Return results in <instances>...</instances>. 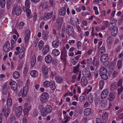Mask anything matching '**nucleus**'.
<instances>
[{"instance_id":"obj_1","label":"nucleus","mask_w":123,"mask_h":123,"mask_svg":"<svg viewBox=\"0 0 123 123\" xmlns=\"http://www.w3.org/2000/svg\"><path fill=\"white\" fill-rule=\"evenodd\" d=\"M49 98L48 94L46 92H44L41 95L40 100L41 102L43 104L47 102Z\"/></svg>"},{"instance_id":"obj_2","label":"nucleus","mask_w":123,"mask_h":123,"mask_svg":"<svg viewBox=\"0 0 123 123\" xmlns=\"http://www.w3.org/2000/svg\"><path fill=\"white\" fill-rule=\"evenodd\" d=\"M13 14L16 15L17 16L20 15L21 13V10L19 6L15 5L14 6L12 10Z\"/></svg>"},{"instance_id":"obj_3","label":"nucleus","mask_w":123,"mask_h":123,"mask_svg":"<svg viewBox=\"0 0 123 123\" xmlns=\"http://www.w3.org/2000/svg\"><path fill=\"white\" fill-rule=\"evenodd\" d=\"M66 31L67 34L69 36H72L74 34V29L73 27L70 25L67 26Z\"/></svg>"},{"instance_id":"obj_4","label":"nucleus","mask_w":123,"mask_h":123,"mask_svg":"<svg viewBox=\"0 0 123 123\" xmlns=\"http://www.w3.org/2000/svg\"><path fill=\"white\" fill-rule=\"evenodd\" d=\"M84 77L90 78L91 76V73L89 69L88 68H84L82 71Z\"/></svg>"},{"instance_id":"obj_5","label":"nucleus","mask_w":123,"mask_h":123,"mask_svg":"<svg viewBox=\"0 0 123 123\" xmlns=\"http://www.w3.org/2000/svg\"><path fill=\"white\" fill-rule=\"evenodd\" d=\"M22 111V108L21 106L17 107L15 110V114L16 116L19 117L21 116Z\"/></svg>"},{"instance_id":"obj_6","label":"nucleus","mask_w":123,"mask_h":123,"mask_svg":"<svg viewBox=\"0 0 123 123\" xmlns=\"http://www.w3.org/2000/svg\"><path fill=\"white\" fill-rule=\"evenodd\" d=\"M67 51L65 49L63 50L61 53V60L64 62L66 61V58L67 56Z\"/></svg>"},{"instance_id":"obj_7","label":"nucleus","mask_w":123,"mask_h":123,"mask_svg":"<svg viewBox=\"0 0 123 123\" xmlns=\"http://www.w3.org/2000/svg\"><path fill=\"white\" fill-rule=\"evenodd\" d=\"M108 58V55L107 54H104L101 56L100 59V61L103 63H104L106 62L108 63V62H107Z\"/></svg>"},{"instance_id":"obj_8","label":"nucleus","mask_w":123,"mask_h":123,"mask_svg":"<svg viewBox=\"0 0 123 123\" xmlns=\"http://www.w3.org/2000/svg\"><path fill=\"white\" fill-rule=\"evenodd\" d=\"M10 43L9 41L6 42L4 45L3 49L5 52H7L10 50Z\"/></svg>"},{"instance_id":"obj_9","label":"nucleus","mask_w":123,"mask_h":123,"mask_svg":"<svg viewBox=\"0 0 123 123\" xmlns=\"http://www.w3.org/2000/svg\"><path fill=\"white\" fill-rule=\"evenodd\" d=\"M109 93L108 90L107 89H104L102 92L101 96L103 99L106 98L108 96Z\"/></svg>"},{"instance_id":"obj_10","label":"nucleus","mask_w":123,"mask_h":123,"mask_svg":"<svg viewBox=\"0 0 123 123\" xmlns=\"http://www.w3.org/2000/svg\"><path fill=\"white\" fill-rule=\"evenodd\" d=\"M49 46L47 45H44L43 47L42 53L43 55H46L48 52L49 50Z\"/></svg>"},{"instance_id":"obj_11","label":"nucleus","mask_w":123,"mask_h":123,"mask_svg":"<svg viewBox=\"0 0 123 123\" xmlns=\"http://www.w3.org/2000/svg\"><path fill=\"white\" fill-rule=\"evenodd\" d=\"M52 56L49 55H47L45 58V62L48 64L52 62Z\"/></svg>"},{"instance_id":"obj_12","label":"nucleus","mask_w":123,"mask_h":123,"mask_svg":"<svg viewBox=\"0 0 123 123\" xmlns=\"http://www.w3.org/2000/svg\"><path fill=\"white\" fill-rule=\"evenodd\" d=\"M42 70L43 74L47 75L48 74V71L47 67L45 65H43L42 67Z\"/></svg>"},{"instance_id":"obj_13","label":"nucleus","mask_w":123,"mask_h":123,"mask_svg":"<svg viewBox=\"0 0 123 123\" xmlns=\"http://www.w3.org/2000/svg\"><path fill=\"white\" fill-rule=\"evenodd\" d=\"M66 9L64 7H62L59 10V13L60 15L64 16L66 14Z\"/></svg>"},{"instance_id":"obj_14","label":"nucleus","mask_w":123,"mask_h":123,"mask_svg":"<svg viewBox=\"0 0 123 123\" xmlns=\"http://www.w3.org/2000/svg\"><path fill=\"white\" fill-rule=\"evenodd\" d=\"M10 112V110L9 108H6L5 110L4 109H2V112L4 113V115L6 117H8Z\"/></svg>"},{"instance_id":"obj_15","label":"nucleus","mask_w":123,"mask_h":123,"mask_svg":"<svg viewBox=\"0 0 123 123\" xmlns=\"http://www.w3.org/2000/svg\"><path fill=\"white\" fill-rule=\"evenodd\" d=\"M49 113L45 107H43L41 111V114L42 116L43 117L46 116L48 113Z\"/></svg>"},{"instance_id":"obj_16","label":"nucleus","mask_w":123,"mask_h":123,"mask_svg":"<svg viewBox=\"0 0 123 123\" xmlns=\"http://www.w3.org/2000/svg\"><path fill=\"white\" fill-rule=\"evenodd\" d=\"M60 41L58 40H55L53 41L52 46L55 48H57L60 45Z\"/></svg>"},{"instance_id":"obj_17","label":"nucleus","mask_w":123,"mask_h":123,"mask_svg":"<svg viewBox=\"0 0 123 123\" xmlns=\"http://www.w3.org/2000/svg\"><path fill=\"white\" fill-rule=\"evenodd\" d=\"M105 48L104 46L101 47L99 49L98 53V55L99 57H100L101 55V54L105 53Z\"/></svg>"},{"instance_id":"obj_18","label":"nucleus","mask_w":123,"mask_h":123,"mask_svg":"<svg viewBox=\"0 0 123 123\" xmlns=\"http://www.w3.org/2000/svg\"><path fill=\"white\" fill-rule=\"evenodd\" d=\"M116 23V21L115 20H112L111 22L110 23L109 25L108 28L110 30H111L114 28V27H115V25Z\"/></svg>"},{"instance_id":"obj_19","label":"nucleus","mask_w":123,"mask_h":123,"mask_svg":"<svg viewBox=\"0 0 123 123\" xmlns=\"http://www.w3.org/2000/svg\"><path fill=\"white\" fill-rule=\"evenodd\" d=\"M12 89L14 91H17V83L14 81H12Z\"/></svg>"},{"instance_id":"obj_20","label":"nucleus","mask_w":123,"mask_h":123,"mask_svg":"<svg viewBox=\"0 0 123 123\" xmlns=\"http://www.w3.org/2000/svg\"><path fill=\"white\" fill-rule=\"evenodd\" d=\"M29 8H25L26 10L27 15L29 18H32V15L31 13V11Z\"/></svg>"},{"instance_id":"obj_21","label":"nucleus","mask_w":123,"mask_h":123,"mask_svg":"<svg viewBox=\"0 0 123 123\" xmlns=\"http://www.w3.org/2000/svg\"><path fill=\"white\" fill-rule=\"evenodd\" d=\"M107 69L105 68L101 67L100 69L99 74L100 75H101L105 74H107Z\"/></svg>"},{"instance_id":"obj_22","label":"nucleus","mask_w":123,"mask_h":123,"mask_svg":"<svg viewBox=\"0 0 123 123\" xmlns=\"http://www.w3.org/2000/svg\"><path fill=\"white\" fill-rule=\"evenodd\" d=\"M49 87L52 90H54L55 89L56 86L55 82L54 81L51 80L50 81Z\"/></svg>"},{"instance_id":"obj_23","label":"nucleus","mask_w":123,"mask_h":123,"mask_svg":"<svg viewBox=\"0 0 123 123\" xmlns=\"http://www.w3.org/2000/svg\"><path fill=\"white\" fill-rule=\"evenodd\" d=\"M28 88L24 87L23 90L22 96L23 97H25L28 93Z\"/></svg>"},{"instance_id":"obj_24","label":"nucleus","mask_w":123,"mask_h":123,"mask_svg":"<svg viewBox=\"0 0 123 123\" xmlns=\"http://www.w3.org/2000/svg\"><path fill=\"white\" fill-rule=\"evenodd\" d=\"M81 83L83 86H86L87 83V80L84 77H82L81 80Z\"/></svg>"},{"instance_id":"obj_25","label":"nucleus","mask_w":123,"mask_h":123,"mask_svg":"<svg viewBox=\"0 0 123 123\" xmlns=\"http://www.w3.org/2000/svg\"><path fill=\"white\" fill-rule=\"evenodd\" d=\"M53 14V13L51 12L49 13H46L44 14V17L45 18L49 19L51 18Z\"/></svg>"},{"instance_id":"obj_26","label":"nucleus","mask_w":123,"mask_h":123,"mask_svg":"<svg viewBox=\"0 0 123 123\" xmlns=\"http://www.w3.org/2000/svg\"><path fill=\"white\" fill-rule=\"evenodd\" d=\"M118 29L117 27H114L112 30L111 34L113 36H115L117 34Z\"/></svg>"},{"instance_id":"obj_27","label":"nucleus","mask_w":123,"mask_h":123,"mask_svg":"<svg viewBox=\"0 0 123 123\" xmlns=\"http://www.w3.org/2000/svg\"><path fill=\"white\" fill-rule=\"evenodd\" d=\"M91 112V110L89 108L86 109L84 111L85 115L86 116H88L89 115Z\"/></svg>"},{"instance_id":"obj_28","label":"nucleus","mask_w":123,"mask_h":123,"mask_svg":"<svg viewBox=\"0 0 123 123\" xmlns=\"http://www.w3.org/2000/svg\"><path fill=\"white\" fill-rule=\"evenodd\" d=\"M36 62L35 57L33 56L31 61V67H33L35 65Z\"/></svg>"},{"instance_id":"obj_29","label":"nucleus","mask_w":123,"mask_h":123,"mask_svg":"<svg viewBox=\"0 0 123 123\" xmlns=\"http://www.w3.org/2000/svg\"><path fill=\"white\" fill-rule=\"evenodd\" d=\"M52 53L54 56H57L60 54V51L56 49H53L52 51Z\"/></svg>"},{"instance_id":"obj_30","label":"nucleus","mask_w":123,"mask_h":123,"mask_svg":"<svg viewBox=\"0 0 123 123\" xmlns=\"http://www.w3.org/2000/svg\"><path fill=\"white\" fill-rule=\"evenodd\" d=\"M117 83H116L113 82L112 83L110 89L112 91H113L116 89L117 88Z\"/></svg>"},{"instance_id":"obj_31","label":"nucleus","mask_w":123,"mask_h":123,"mask_svg":"<svg viewBox=\"0 0 123 123\" xmlns=\"http://www.w3.org/2000/svg\"><path fill=\"white\" fill-rule=\"evenodd\" d=\"M31 76L33 77H36L38 75V72L36 70H33L30 72Z\"/></svg>"},{"instance_id":"obj_32","label":"nucleus","mask_w":123,"mask_h":123,"mask_svg":"<svg viewBox=\"0 0 123 123\" xmlns=\"http://www.w3.org/2000/svg\"><path fill=\"white\" fill-rule=\"evenodd\" d=\"M63 18H59L56 20V23L58 25H61L63 22Z\"/></svg>"},{"instance_id":"obj_33","label":"nucleus","mask_w":123,"mask_h":123,"mask_svg":"<svg viewBox=\"0 0 123 123\" xmlns=\"http://www.w3.org/2000/svg\"><path fill=\"white\" fill-rule=\"evenodd\" d=\"M55 79L56 81L58 83H62L63 79L61 77L59 76H57L55 77Z\"/></svg>"},{"instance_id":"obj_34","label":"nucleus","mask_w":123,"mask_h":123,"mask_svg":"<svg viewBox=\"0 0 123 123\" xmlns=\"http://www.w3.org/2000/svg\"><path fill=\"white\" fill-rule=\"evenodd\" d=\"M48 32L47 31H44L43 32L42 36L44 40H47L48 37Z\"/></svg>"},{"instance_id":"obj_35","label":"nucleus","mask_w":123,"mask_h":123,"mask_svg":"<svg viewBox=\"0 0 123 123\" xmlns=\"http://www.w3.org/2000/svg\"><path fill=\"white\" fill-rule=\"evenodd\" d=\"M115 94L113 92H111L109 94V97L110 101H113L115 98Z\"/></svg>"},{"instance_id":"obj_36","label":"nucleus","mask_w":123,"mask_h":123,"mask_svg":"<svg viewBox=\"0 0 123 123\" xmlns=\"http://www.w3.org/2000/svg\"><path fill=\"white\" fill-rule=\"evenodd\" d=\"M20 76L19 73L17 71L14 72L13 74V77L14 78L16 79L18 78Z\"/></svg>"},{"instance_id":"obj_37","label":"nucleus","mask_w":123,"mask_h":123,"mask_svg":"<svg viewBox=\"0 0 123 123\" xmlns=\"http://www.w3.org/2000/svg\"><path fill=\"white\" fill-rule=\"evenodd\" d=\"M80 64L79 63L76 67H75L74 68V73L76 74L77 73L79 72V67Z\"/></svg>"},{"instance_id":"obj_38","label":"nucleus","mask_w":123,"mask_h":123,"mask_svg":"<svg viewBox=\"0 0 123 123\" xmlns=\"http://www.w3.org/2000/svg\"><path fill=\"white\" fill-rule=\"evenodd\" d=\"M108 113L107 112L104 113L102 116L103 119L105 121L107 120L108 119Z\"/></svg>"},{"instance_id":"obj_39","label":"nucleus","mask_w":123,"mask_h":123,"mask_svg":"<svg viewBox=\"0 0 123 123\" xmlns=\"http://www.w3.org/2000/svg\"><path fill=\"white\" fill-rule=\"evenodd\" d=\"M30 2L29 0H26L25 2V8H29Z\"/></svg>"},{"instance_id":"obj_40","label":"nucleus","mask_w":123,"mask_h":123,"mask_svg":"<svg viewBox=\"0 0 123 123\" xmlns=\"http://www.w3.org/2000/svg\"><path fill=\"white\" fill-rule=\"evenodd\" d=\"M105 84V81L104 80H102L100 81L99 84V89L100 90H102Z\"/></svg>"},{"instance_id":"obj_41","label":"nucleus","mask_w":123,"mask_h":123,"mask_svg":"<svg viewBox=\"0 0 123 123\" xmlns=\"http://www.w3.org/2000/svg\"><path fill=\"white\" fill-rule=\"evenodd\" d=\"M5 0H0V5L2 8H4L5 7Z\"/></svg>"},{"instance_id":"obj_42","label":"nucleus","mask_w":123,"mask_h":123,"mask_svg":"<svg viewBox=\"0 0 123 123\" xmlns=\"http://www.w3.org/2000/svg\"><path fill=\"white\" fill-rule=\"evenodd\" d=\"M100 104L102 107L106 108L107 107V104L106 101L103 100L101 102Z\"/></svg>"},{"instance_id":"obj_43","label":"nucleus","mask_w":123,"mask_h":123,"mask_svg":"<svg viewBox=\"0 0 123 123\" xmlns=\"http://www.w3.org/2000/svg\"><path fill=\"white\" fill-rule=\"evenodd\" d=\"M43 45V42L42 41H40L38 44V47L39 49L41 50L42 49Z\"/></svg>"},{"instance_id":"obj_44","label":"nucleus","mask_w":123,"mask_h":123,"mask_svg":"<svg viewBox=\"0 0 123 123\" xmlns=\"http://www.w3.org/2000/svg\"><path fill=\"white\" fill-rule=\"evenodd\" d=\"M50 81H46L43 82V86L45 87H49L50 84Z\"/></svg>"},{"instance_id":"obj_45","label":"nucleus","mask_w":123,"mask_h":123,"mask_svg":"<svg viewBox=\"0 0 123 123\" xmlns=\"http://www.w3.org/2000/svg\"><path fill=\"white\" fill-rule=\"evenodd\" d=\"M12 100L11 98H8L7 100L6 104L8 107L12 105Z\"/></svg>"},{"instance_id":"obj_46","label":"nucleus","mask_w":123,"mask_h":123,"mask_svg":"<svg viewBox=\"0 0 123 123\" xmlns=\"http://www.w3.org/2000/svg\"><path fill=\"white\" fill-rule=\"evenodd\" d=\"M24 56L25 52H22V51H20L19 54V58L20 59H22L24 57Z\"/></svg>"},{"instance_id":"obj_47","label":"nucleus","mask_w":123,"mask_h":123,"mask_svg":"<svg viewBox=\"0 0 123 123\" xmlns=\"http://www.w3.org/2000/svg\"><path fill=\"white\" fill-rule=\"evenodd\" d=\"M118 68L120 69L122 66V62L121 60L118 61L117 63Z\"/></svg>"},{"instance_id":"obj_48","label":"nucleus","mask_w":123,"mask_h":123,"mask_svg":"<svg viewBox=\"0 0 123 123\" xmlns=\"http://www.w3.org/2000/svg\"><path fill=\"white\" fill-rule=\"evenodd\" d=\"M102 78L104 80H106L108 78V75L106 74H104L100 75Z\"/></svg>"},{"instance_id":"obj_49","label":"nucleus","mask_w":123,"mask_h":123,"mask_svg":"<svg viewBox=\"0 0 123 123\" xmlns=\"http://www.w3.org/2000/svg\"><path fill=\"white\" fill-rule=\"evenodd\" d=\"M45 108L47 109V111H49V113L51 112L52 110V107L50 105L47 106V108Z\"/></svg>"},{"instance_id":"obj_50","label":"nucleus","mask_w":123,"mask_h":123,"mask_svg":"<svg viewBox=\"0 0 123 123\" xmlns=\"http://www.w3.org/2000/svg\"><path fill=\"white\" fill-rule=\"evenodd\" d=\"M88 99L90 102L92 103V102L93 100V96L92 95H90L88 96Z\"/></svg>"},{"instance_id":"obj_51","label":"nucleus","mask_w":123,"mask_h":123,"mask_svg":"<svg viewBox=\"0 0 123 123\" xmlns=\"http://www.w3.org/2000/svg\"><path fill=\"white\" fill-rule=\"evenodd\" d=\"M24 23L23 22H20L18 25V28L19 29H22L24 25Z\"/></svg>"},{"instance_id":"obj_52","label":"nucleus","mask_w":123,"mask_h":123,"mask_svg":"<svg viewBox=\"0 0 123 123\" xmlns=\"http://www.w3.org/2000/svg\"><path fill=\"white\" fill-rule=\"evenodd\" d=\"M107 41L108 43H111L113 42V41L111 37L109 36L107 38Z\"/></svg>"},{"instance_id":"obj_53","label":"nucleus","mask_w":123,"mask_h":123,"mask_svg":"<svg viewBox=\"0 0 123 123\" xmlns=\"http://www.w3.org/2000/svg\"><path fill=\"white\" fill-rule=\"evenodd\" d=\"M123 90V87L122 86H121L120 88H118L117 89L118 94L119 95H120V94L122 92Z\"/></svg>"},{"instance_id":"obj_54","label":"nucleus","mask_w":123,"mask_h":123,"mask_svg":"<svg viewBox=\"0 0 123 123\" xmlns=\"http://www.w3.org/2000/svg\"><path fill=\"white\" fill-rule=\"evenodd\" d=\"M69 117L66 116L64 117V120L62 121V122L63 123H67V122L69 120Z\"/></svg>"},{"instance_id":"obj_55","label":"nucleus","mask_w":123,"mask_h":123,"mask_svg":"<svg viewBox=\"0 0 123 123\" xmlns=\"http://www.w3.org/2000/svg\"><path fill=\"white\" fill-rule=\"evenodd\" d=\"M82 43L80 41H78L77 43V46L78 49H80L81 47Z\"/></svg>"},{"instance_id":"obj_56","label":"nucleus","mask_w":123,"mask_h":123,"mask_svg":"<svg viewBox=\"0 0 123 123\" xmlns=\"http://www.w3.org/2000/svg\"><path fill=\"white\" fill-rule=\"evenodd\" d=\"M65 34V29H64L63 28L62 30L61 33V35L62 37H65L64 34Z\"/></svg>"},{"instance_id":"obj_57","label":"nucleus","mask_w":123,"mask_h":123,"mask_svg":"<svg viewBox=\"0 0 123 123\" xmlns=\"http://www.w3.org/2000/svg\"><path fill=\"white\" fill-rule=\"evenodd\" d=\"M106 11L105 10L102 11L101 12V18H104V16H105Z\"/></svg>"},{"instance_id":"obj_58","label":"nucleus","mask_w":123,"mask_h":123,"mask_svg":"<svg viewBox=\"0 0 123 123\" xmlns=\"http://www.w3.org/2000/svg\"><path fill=\"white\" fill-rule=\"evenodd\" d=\"M30 37V35H29H29H26L25 37V43H26L27 42L29 38Z\"/></svg>"},{"instance_id":"obj_59","label":"nucleus","mask_w":123,"mask_h":123,"mask_svg":"<svg viewBox=\"0 0 123 123\" xmlns=\"http://www.w3.org/2000/svg\"><path fill=\"white\" fill-rule=\"evenodd\" d=\"M29 111V110L28 108H25L23 110V112L24 114H26Z\"/></svg>"},{"instance_id":"obj_60","label":"nucleus","mask_w":123,"mask_h":123,"mask_svg":"<svg viewBox=\"0 0 123 123\" xmlns=\"http://www.w3.org/2000/svg\"><path fill=\"white\" fill-rule=\"evenodd\" d=\"M7 93V89H3L2 93L3 95H6Z\"/></svg>"},{"instance_id":"obj_61","label":"nucleus","mask_w":123,"mask_h":123,"mask_svg":"<svg viewBox=\"0 0 123 123\" xmlns=\"http://www.w3.org/2000/svg\"><path fill=\"white\" fill-rule=\"evenodd\" d=\"M94 77L96 79H97L98 76V72L97 71H95L94 72Z\"/></svg>"},{"instance_id":"obj_62","label":"nucleus","mask_w":123,"mask_h":123,"mask_svg":"<svg viewBox=\"0 0 123 123\" xmlns=\"http://www.w3.org/2000/svg\"><path fill=\"white\" fill-rule=\"evenodd\" d=\"M71 62L73 65H75L78 62L77 60H76L75 59H73L71 61Z\"/></svg>"},{"instance_id":"obj_63","label":"nucleus","mask_w":123,"mask_h":123,"mask_svg":"<svg viewBox=\"0 0 123 123\" xmlns=\"http://www.w3.org/2000/svg\"><path fill=\"white\" fill-rule=\"evenodd\" d=\"M122 80L121 79L120 80H119V81L118 82V83H117V85H118V86H120L121 87L122 86Z\"/></svg>"},{"instance_id":"obj_64","label":"nucleus","mask_w":123,"mask_h":123,"mask_svg":"<svg viewBox=\"0 0 123 123\" xmlns=\"http://www.w3.org/2000/svg\"><path fill=\"white\" fill-rule=\"evenodd\" d=\"M80 100L81 102H82L85 99V97L83 96H81L80 97Z\"/></svg>"}]
</instances>
